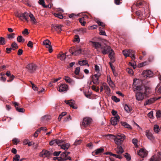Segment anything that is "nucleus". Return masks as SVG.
I'll list each match as a JSON object with an SVG mask.
<instances>
[{
    "label": "nucleus",
    "mask_w": 161,
    "mask_h": 161,
    "mask_svg": "<svg viewBox=\"0 0 161 161\" xmlns=\"http://www.w3.org/2000/svg\"><path fill=\"white\" fill-rule=\"evenodd\" d=\"M137 80L135 79L134 80L133 86L134 87H136V90H139L136 93V98L138 101H142L145 97H147L148 95L150 94L151 89L147 87H144L141 88L140 86H137L136 84V81Z\"/></svg>",
    "instance_id": "1"
},
{
    "label": "nucleus",
    "mask_w": 161,
    "mask_h": 161,
    "mask_svg": "<svg viewBox=\"0 0 161 161\" xmlns=\"http://www.w3.org/2000/svg\"><path fill=\"white\" fill-rule=\"evenodd\" d=\"M90 42L92 44V46L94 47L97 51H101L103 54H106L109 53L110 50V47L109 46H104L98 42L90 41Z\"/></svg>",
    "instance_id": "2"
},
{
    "label": "nucleus",
    "mask_w": 161,
    "mask_h": 161,
    "mask_svg": "<svg viewBox=\"0 0 161 161\" xmlns=\"http://www.w3.org/2000/svg\"><path fill=\"white\" fill-rule=\"evenodd\" d=\"M125 138V136L123 134H119L117 135L115 137V143L117 145H121Z\"/></svg>",
    "instance_id": "3"
},
{
    "label": "nucleus",
    "mask_w": 161,
    "mask_h": 161,
    "mask_svg": "<svg viewBox=\"0 0 161 161\" xmlns=\"http://www.w3.org/2000/svg\"><path fill=\"white\" fill-rule=\"evenodd\" d=\"M135 51L133 50H125L123 51V54L125 57L130 56L132 60H133L135 59Z\"/></svg>",
    "instance_id": "4"
},
{
    "label": "nucleus",
    "mask_w": 161,
    "mask_h": 161,
    "mask_svg": "<svg viewBox=\"0 0 161 161\" xmlns=\"http://www.w3.org/2000/svg\"><path fill=\"white\" fill-rule=\"evenodd\" d=\"M15 15L22 21L25 19L27 22L29 21L28 19L29 14L26 12H25L24 13H17Z\"/></svg>",
    "instance_id": "5"
},
{
    "label": "nucleus",
    "mask_w": 161,
    "mask_h": 161,
    "mask_svg": "<svg viewBox=\"0 0 161 161\" xmlns=\"http://www.w3.org/2000/svg\"><path fill=\"white\" fill-rule=\"evenodd\" d=\"M101 74L99 73L92 75V78L93 83L96 85H97L99 83V78Z\"/></svg>",
    "instance_id": "6"
},
{
    "label": "nucleus",
    "mask_w": 161,
    "mask_h": 161,
    "mask_svg": "<svg viewBox=\"0 0 161 161\" xmlns=\"http://www.w3.org/2000/svg\"><path fill=\"white\" fill-rule=\"evenodd\" d=\"M26 68L28 72L30 73H32L35 71L36 66L35 64L31 63L28 64L26 67Z\"/></svg>",
    "instance_id": "7"
},
{
    "label": "nucleus",
    "mask_w": 161,
    "mask_h": 161,
    "mask_svg": "<svg viewBox=\"0 0 161 161\" xmlns=\"http://www.w3.org/2000/svg\"><path fill=\"white\" fill-rule=\"evenodd\" d=\"M161 152L153 155L150 158V161H161Z\"/></svg>",
    "instance_id": "8"
},
{
    "label": "nucleus",
    "mask_w": 161,
    "mask_h": 161,
    "mask_svg": "<svg viewBox=\"0 0 161 161\" xmlns=\"http://www.w3.org/2000/svg\"><path fill=\"white\" fill-rule=\"evenodd\" d=\"M82 49L80 47H77L75 49L73 52V50L72 49L69 50V51L70 53H71V54L74 55H78L81 53Z\"/></svg>",
    "instance_id": "9"
},
{
    "label": "nucleus",
    "mask_w": 161,
    "mask_h": 161,
    "mask_svg": "<svg viewBox=\"0 0 161 161\" xmlns=\"http://www.w3.org/2000/svg\"><path fill=\"white\" fill-rule=\"evenodd\" d=\"M92 121V119L89 118H85L84 119L82 123V126L84 127L88 126L91 124Z\"/></svg>",
    "instance_id": "10"
},
{
    "label": "nucleus",
    "mask_w": 161,
    "mask_h": 161,
    "mask_svg": "<svg viewBox=\"0 0 161 161\" xmlns=\"http://www.w3.org/2000/svg\"><path fill=\"white\" fill-rule=\"evenodd\" d=\"M68 89V86L65 84H62L58 86V87L57 88L58 90L60 92L66 91Z\"/></svg>",
    "instance_id": "11"
},
{
    "label": "nucleus",
    "mask_w": 161,
    "mask_h": 161,
    "mask_svg": "<svg viewBox=\"0 0 161 161\" xmlns=\"http://www.w3.org/2000/svg\"><path fill=\"white\" fill-rule=\"evenodd\" d=\"M52 30L53 31H56L59 33L62 31L61 25H52Z\"/></svg>",
    "instance_id": "12"
},
{
    "label": "nucleus",
    "mask_w": 161,
    "mask_h": 161,
    "mask_svg": "<svg viewBox=\"0 0 161 161\" xmlns=\"http://www.w3.org/2000/svg\"><path fill=\"white\" fill-rule=\"evenodd\" d=\"M59 158H58V161L66 160L67 159H69V160H71V158L70 157L67 156L64 152L61 154Z\"/></svg>",
    "instance_id": "13"
},
{
    "label": "nucleus",
    "mask_w": 161,
    "mask_h": 161,
    "mask_svg": "<svg viewBox=\"0 0 161 161\" xmlns=\"http://www.w3.org/2000/svg\"><path fill=\"white\" fill-rule=\"evenodd\" d=\"M138 154L142 158L146 157L147 154V152L144 148L141 149L138 152Z\"/></svg>",
    "instance_id": "14"
},
{
    "label": "nucleus",
    "mask_w": 161,
    "mask_h": 161,
    "mask_svg": "<svg viewBox=\"0 0 161 161\" xmlns=\"http://www.w3.org/2000/svg\"><path fill=\"white\" fill-rule=\"evenodd\" d=\"M119 118L120 117L118 115H117L115 117H112L111 120V124L114 125H116L117 124Z\"/></svg>",
    "instance_id": "15"
},
{
    "label": "nucleus",
    "mask_w": 161,
    "mask_h": 161,
    "mask_svg": "<svg viewBox=\"0 0 161 161\" xmlns=\"http://www.w3.org/2000/svg\"><path fill=\"white\" fill-rule=\"evenodd\" d=\"M142 75L144 77L150 78L152 76L153 73L150 70H146L143 72Z\"/></svg>",
    "instance_id": "16"
},
{
    "label": "nucleus",
    "mask_w": 161,
    "mask_h": 161,
    "mask_svg": "<svg viewBox=\"0 0 161 161\" xmlns=\"http://www.w3.org/2000/svg\"><path fill=\"white\" fill-rule=\"evenodd\" d=\"M160 98V97H159L158 99L159 98ZM158 99V98L155 97L152 98L148 99L144 103V105L146 106L147 105H150L153 103L156 100H157Z\"/></svg>",
    "instance_id": "17"
},
{
    "label": "nucleus",
    "mask_w": 161,
    "mask_h": 161,
    "mask_svg": "<svg viewBox=\"0 0 161 161\" xmlns=\"http://www.w3.org/2000/svg\"><path fill=\"white\" fill-rule=\"evenodd\" d=\"M52 154L50 152L43 150L40 153V155L44 158L49 157Z\"/></svg>",
    "instance_id": "18"
},
{
    "label": "nucleus",
    "mask_w": 161,
    "mask_h": 161,
    "mask_svg": "<svg viewBox=\"0 0 161 161\" xmlns=\"http://www.w3.org/2000/svg\"><path fill=\"white\" fill-rule=\"evenodd\" d=\"M65 103H66L69 104L70 107L73 108L77 109V107L75 105V102L74 100H71L68 101H65Z\"/></svg>",
    "instance_id": "19"
},
{
    "label": "nucleus",
    "mask_w": 161,
    "mask_h": 161,
    "mask_svg": "<svg viewBox=\"0 0 161 161\" xmlns=\"http://www.w3.org/2000/svg\"><path fill=\"white\" fill-rule=\"evenodd\" d=\"M114 150L118 154H121L124 152L122 147L120 145H118L117 147L115 148Z\"/></svg>",
    "instance_id": "20"
},
{
    "label": "nucleus",
    "mask_w": 161,
    "mask_h": 161,
    "mask_svg": "<svg viewBox=\"0 0 161 161\" xmlns=\"http://www.w3.org/2000/svg\"><path fill=\"white\" fill-rule=\"evenodd\" d=\"M75 32L76 31H78L79 32L78 33L79 34H84L85 33H86L87 31V29L85 28H80L79 29H78L75 31Z\"/></svg>",
    "instance_id": "21"
},
{
    "label": "nucleus",
    "mask_w": 161,
    "mask_h": 161,
    "mask_svg": "<svg viewBox=\"0 0 161 161\" xmlns=\"http://www.w3.org/2000/svg\"><path fill=\"white\" fill-rule=\"evenodd\" d=\"M146 135L147 138L150 140H152L153 139V136L152 133L148 130H147L146 131Z\"/></svg>",
    "instance_id": "22"
},
{
    "label": "nucleus",
    "mask_w": 161,
    "mask_h": 161,
    "mask_svg": "<svg viewBox=\"0 0 161 161\" xmlns=\"http://www.w3.org/2000/svg\"><path fill=\"white\" fill-rule=\"evenodd\" d=\"M29 16L31 19V21L33 23V24H35L37 23V21L34 17L32 14L31 13H29Z\"/></svg>",
    "instance_id": "23"
},
{
    "label": "nucleus",
    "mask_w": 161,
    "mask_h": 161,
    "mask_svg": "<svg viewBox=\"0 0 161 161\" xmlns=\"http://www.w3.org/2000/svg\"><path fill=\"white\" fill-rule=\"evenodd\" d=\"M64 79L66 81V82L69 84H73L74 83V80L71 79L68 76H65L64 78Z\"/></svg>",
    "instance_id": "24"
},
{
    "label": "nucleus",
    "mask_w": 161,
    "mask_h": 161,
    "mask_svg": "<svg viewBox=\"0 0 161 161\" xmlns=\"http://www.w3.org/2000/svg\"><path fill=\"white\" fill-rule=\"evenodd\" d=\"M57 58H60L61 60H64L66 58V55L65 54L62 52L60 53L57 55Z\"/></svg>",
    "instance_id": "25"
},
{
    "label": "nucleus",
    "mask_w": 161,
    "mask_h": 161,
    "mask_svg": "<svg viewBox=\"0 0 161 161\" xmlns=\"http://www.w3.org/2000/svg\"><path fill=\"white\" fill-rule=\"evenodd\" d=\"M108 154L110 155L111 156H113V157H115L117 158H118L119 159H121L123 158V156L121 154H113L111 152H108Z\"/></svg>",
    "instance_id": "26"
},
{
    "label": "nucleus",
    "mask_w": 161,
    "mask_h": 161,
    "mask_svg": "<svg viewBox=\"0 0 161 161\" xmlns=\"http://www.w3.org/2000/svg\"><path fill=\"white\" fill-rule=\"evenodd\" d=\"M124 109L125 111L128 113L130 112L132 110L131 107L130 106H129L126 104H125L124 106Z\"/></svg>",
    "instance_id": "27"
},
{
    "label": "nucleus",
    "mask_w": 161,
    "mask_h": 161,
    "mask_svg": "<svg viewBox=\"0 0 161 161\" xmlns=\"http://www.w3.org/2000/svg\"><path fill=\"white\" fill-rule=\"evenodd\" d=\"M51 42L48 40H44L43 42V45H44L46 47L51 45Z\"/></svg>",
    "instance_id": "28"
},
{
    "label": "nucleus",
    "mask_w": 161,
    "mask_h": 161,
    "mask_svg": "<svg viewBox=\"0 0 161 161\" xmlns=\"http://www.w3.org/2000/svg\"><path fill=\"white\" fill-rule=\"evenodd\" d=\"M105 136L107 139L110 140H114L115 141V136L111 134H108Z\"/></svg>",
    "instance_id": "29"
},
{
    "label": "nucleus",
    "mask_w": 161,
    "mask_h": 161,
    "mask_svg": "<svg viewBox=\"0 0 161 161\" xmlns=\"http://www.w3.org/2000/svg\"><path fill=\"white\" fill-rule=\"evenodd\" d=\"M69 143H66L65 144H62L61 146V148L64 149L65 150H67L69 146Z\"/></svg>",
    "instance_id": "30"
},
{
    "label": "nucleus",
    "mask_w": 161,
    "mask_h": 161,
    "mask_svg": "<svg viewBox=\"0 0 161 161\" xmlns=\"http://www.w3.org/2000/svg\"><path fill=\"white\" fill-rule=\"evenodd\" d=\"M108 78V82L109 84V85L111 86V87L113 88L114 86V85L113 82L111 80L110 77H109L108 76H107Z\"/></svg>",
    "instance_id": "31"
},
{
    "label": "nucleus",
    "mask_w": 161,
    "mask_h": 161,
    "mask_svg": "<svg viewBox=\"0 0 161 161\" xmlns=\"http://www.w3.org/2000/svg\"><path fill=\"white\" fill-rule=\"evenodd\" d=\"M114 51L112 50H111L109 55V57L110 58V59L113 61H114Z\"/></svg>",
    "instance_id": "32"
},
{
    "label": "nucleus",
    "mask_w": 161,
    "mask_h": 161,
    "mask_svg": "<svg viewBox=\"0 0 161 161\" xmlns=\"http://www.w3.org/2000/svg\"><path fill=\"white\" fill-rule=\"evenodd\" d=\"M78 64L81 66L86 65L87 64L88 65L87 62L86 60L79 61L78 62Z\"/></svg>",
    "instance_id": "33"
},
{
    "label": "nucleus",
    "mask_w": 161,
    "mask_h": 161,
    "mask_svg": "<svg viewBox=\"0 0 161 161\" xmlns=\"http://www.w3.org/2000/svg\"><path fill=\"white\" fill-rule=\"evenodd\" d=\"M103 149L102 148H99L96 150L94 151V153H95V154L97 155L102 153L103 152Z\"/></svg>",
    "instance_id": "34"
},
{
    "label": "nucleus",
    "mask_w": 161,
    "mask_h": 161,
    "mask_svg": "<svg viewBox=\"0 0 161 161\" xmlns=\"http://www.w3.org/2000/svg\"><path fill=\"white\" fill-rule=\"evenodd\" d=\"M121 124L122 125L124 126L125 127L131 129V126L125 122H122Z\"/></svg>",
    "instance_id": "35"
},
{
    "label": "nucleus",
    "mask_w": 161,
    "mask_h": 161,
    "mask_svg": "<svg viewBox=\"0 0 161 161\" xmlns=\"http://www.w3.org/2000/svg\"><path fill=\"white\" fill-rule=\"evenodd\" d=\"M17 41L19 42H24L25 40L23 38V37L21 36H18L17 38Z\"/></svg>",
    "instance_id": "36"
},
{
    "label": "nucleus",
    "mask_w": 161,
    "mask_h": 161,
    "mask_svg": "<svg viewBox=\"0 0 161 161\" xmlns=\"http://www.w3.org/2000/svg\"><path fill=\"white\" fill-rule=\"evenodd\" d=\"M99 30L100 31L99 33L100 35H106L105 32L104 31L103 28L100 27L99 28Z\"/></svg>",
    "instance_id": "37"
},
{
    "label": "nucleus",
    "mask_w": 161,
    "mask_h": 161,
    "mask_svg": "<svg viewBox=\"0 0 161 161\" xmlns=\"http://www.w3.org/2000/svg\"><path fill=\"white\" fill-rule=\"evenodd\" d=\"M79 21L82 26L85 25L86 22L85 21V19L84 17H82L80 18L79 19Z\"/></svg>",
    "instance_id": "38"
},
{
    "label": "nucleus",
    "mask_w": 161,
    "mask_h": 161,
    "mask_svg": "<svg viewBox=\"0 0 161 161\" xmlns=\"http://www.w3.org/2000/svg\"><path fill=\"white\" fill-rule=\"evenodd\" d=\"M103 86L104 89L106 91L109 93L110 90L109 86L105 84L103 85Z\"/></svg>",
    "instance_id": "39"
},
{
    "label": "nucleus",
    "mask_w": 161,
    "mask_h": 161,
    "mask_svg": "<svg viewBox=\"0 0 161 161\" xmlns=\"http://www.w3.org/2000/svg\"><path fill=\"white\" fill-rule=\"evenodd\" d=\"M159 130V127L158 125H154V130L155 132L158 133Z\"/></svg>",
    "instance_id": "40"
},
{
    "label": "nucleus",
    "mask_w": 161,
    "mask_h": 161,
    "mask_svg": "<svg viewBox=\"0 0 161 161\" xmlns=\"http://www.w3.org/2000/svg\"><path fill=\"white\" fill-rule=\"evenodd\" d=\"M39 3L44 8H47V6L45 5L44 0H39Z\"/></svg>",
    "instance_id": "41"
},
{
    "label": "nucleus",
    "mask_w": 161,
    "mask_h": 161,
    "mask_svg": "<svg viewBox=\"0 0 161 161\" xmlns=\"http://www.w3.org/2000/svg\"><path fill=\"white\" fill-rule=\"evenodd\" d=\"M5 44V38L3 37H0V44L3 45Z\"/></svg>",
    "instance_id": "42"
},
{
    "label": "nucleus",
    "mask_w": 161,
    "mask_h": 161,
    "mask_svg": "<svg viewBox=\"0 0 161 161\" xmlns=\"http://www.w3.org/2000/svg\"><path fill=\"white\" fill-rule=\"evenodd\" d=\"M20 158L19 155L18 154L16 155L13 158V161H19Z\"/></svg>",
    "instance_id": "43"
},
{
    "label": "nucleus",
    "mask_w": 161,
    "mask_h": 161,
    "mask_svg": "<svg viewBox=\"0 0 161 161\" xmlns=\"http://www.w3.org/2000/svg\"><path fill=\"white\" fill-rule=\"evenodd\" d=\"M129 64L131 66L133 67L134 69H135L136 67V63L134 61H133L132 62H130Z\"/></svg>",
    "instance_id": "44"
},
{
    "label": "nucleus",
    "mask_w": 161,
    "mask_h": 161,
    "mask_svg": "<svg viewBox=\"0 0 161 161\" xmlns=\"http://www.w3.org/2000/svg\"><path fill=\"white\" fill-rule=\"evenodd\" d=\"M74 42H79L80 41V38L79 36L77 35H76L75 36V40L74 41Z\"/></svg>",
    "instance_id": "45"
},
{
    "label": "nucleus",
    "mask_w": 161,
    "mask_h": 161,
    "mask_svg": "<svg viewBox=\"0 0 161 161\" xmlns=\"http://www.w3.org/2000/svg\"><path fill=\"white\" fill-rule=\"evenodd\" d=\"M54 16L59 19H62L63 18V16L62 14H59L58 13V14H54Z\"/></svg>",
    "instance_id": "46"
},
{
    "label": "nucleus",
    "mask_w": 161,
    "mask_h": 161,
    "mask_svg": "<svg viewBox=\"0 0 161 161\" xmlns=\"http://www.w3.org/2000/svg\"><path fill=\"white\" fill-rule=\"evenodd\" d=\"M56 145H58V146H61V145L63 144V141L60 140H59L58 139H56Z\"/></svg>",
    "instance_id": "47"
},
{
    "label": "nucleus",
    "mask_w": 161,
    "mask_h": 161,
    "mask_svg": "<svg viewBox=\"0 0 161 161\" xmlns=\"http://www.w3.org/2000/svg\"><path fill=\"white\" fill-rule=\"evenodd\" d=\"M112 99L114 102H118L120 101L119 99L117 98L115 96H113L112 97Z\"/></svg>",
    "instance_id": "48"
},
{
    "label": "nucleus",
    "mask_w": 161,
    "mask_h": 161,
    "mask_svg": "<svg viewBox=\"0 0 161 161\" xmlns=\"http://www.w3.org/2000/svg\"><path fill=\"white\" fill-rule=\"evenodd\" d=\"M96 22L100 26L102 27H103L105 26V25L103 22L100 21L99 20H97V21H96Z\"/></svg>",
    "instance_id": "49"
},
{
    "label": "nucleus",
    "mask_w": 161,
    "mask_h": 161,
    "mask_svg": "<svg viewBox=\"0 0 161 161\" xmlns=\"http://www.w3.org/2000/svg\"><path fill=\"white\" fill-rule=\"evenodd\" d=\"M11 46L12 48H13V50L18 48V46L17 44L15 42L12 43L11 44Z\"/></svg>",
    "instance_id": "50"
},
{
    "label": "nucleus",
    "mask_w": 161,
    "mask_h": 161,
    "mask_svg": "<svg viewBox=\"0 0 161 161\" xmlns=\"http://www.w3.org/2000/svg\"><path fill=\"white\" fill-rule=\"evenodd\" d=\"M124 156L128 161H129L131 159V157L128 153H125Z\"/></svg>",
    "instance_id": "51"
},
{
    "label": "nucleus",
    "mask_w": 161,
    "mask_h": 161,
    "mask_svg": "<svg viewBox=\"0 0 161 161\" xmlns=\"http://www.w3.org/2000/svg\"><path fill=\"white\" fill-rule=\"evenodd\" d=\"M16 110L19 112H24L25 111V109L23 108L17 107L16 109Z\"/></svg>",
    "instance_id": "52"
},
{
    "label": "nucleus",
    "mask_w": 161,
    "mask_h": 161,
    "mask_svg": "<svg viewBox=\"0 0 161 161\" xmlns=\"http://www.w3.org/2000/svg\"><path fill=\"white\" fill-rule=\"evenodd\" d=\"M81 142V140L80 139L76 140L75 141L74 145H77L80 144Z\"/></svg>",
    "instance_id": "53"
},
{
    "label": "nucleus",
    "mask_w": 161,
    "mask_h": 161,
    "mask_svg": "<svg viewBox=\"0 0 161 161\" xmlns=\"http://www.w3.org/2000/svg\"><path fill=\"white\" fill-rule=\"evenodd\" d=\"M126 71L130 75H132L133 74V70L132 69H130V68L127 69Z\"/></svg>",
    "instance_id": "54"
},
{
    "label": "nucleus",
    "mask_w": 161,
    "mask_h": 161,
    "mask_svg": "<svg viewBox=\"0 0 161 161\" xmlns=\"http://www.w3.org/2000/svg\"><path fill=\"white\" fill-rule=\"evenodd\" d=\"M148 116L150 118H152L153 117V112L151 111L149 112L147 114Z\"/></svg>",
    "instance_id": "55"
},
{
    "label": "nucleus",
    "mask_w": 161,
    "mask_h": 161,
    "mask_svg": "<svg viewBox=\"0 0 161 161\" xmlns=\"http://www.w3.org/2000/svg\"><path fill=\"white\" fill-rule=\"evenodd\" d=\"M80 69V68L79 67H77L75 69V72L76 75H78L79 74Z\"/></svg>",
    "instance_id": "56"
},
{
    "label": "nucleus",
    "mask_w": 161,
    "mask_h": 161,
    "mask_svg": "<svg viewBox=\"0 0 161 161\" xmlns=\"http://www.w3.org/2000/svg\"><path fill=\"white\" fill-rule=\"evenodd\" d=\"M92 89L95 90L96 92H98L99 90V87H97L96 88V86L94 85H93L92 86Z\"/></svg>",
    "instance_id": "57"
},
{
    "label": "nucleus",
    "mask_w": 161,
    "mask_h": 161,
    "mask_svg": "<svg viewBox=\"0 0 161 161\" xmlns=\"http://www.w3.org/2000/svg\"><path fill=\"white\" fill-rule=\"evenodd\" d=\"M56 140H54L53 141H51L49 143L50 145L51 146L53 145H56Z\"/></svg>",
    "instance_id": "58"
},
{
    "label": "nucleus",
    "mask_w": 161,
    "mask_h": 161,
    "mask_svg": "<svg viewBox=\"0 0 161 161\" xmlns=\"http://www.w3.org/2000/svg\"><path fill=\"white\" fill-rule=\"evenodd\" d=\"M27 46L31 48H32L33 47V42L31 41H29L28 42V43L27 44Z\"/></svg>",
    "instance_id": "59"
},
{
    "label": "nucleus",
    "mask_w": 161,
    "mask_h": 161,
    "mask_svg": "<svg viewBox=\"0 0 161 161\" xmlns=\"http://www.w3.org/2000/svg\"><path fill=\"white\" fill-rule=\"evenodd\" d=\"M156 116L157 118L160 117L161 116V111H157L156 113Z\"/></svg>",
    "instance_id": "60"
},
{
    "label": "nucleus",
    "mask_w": 161,
    "mask_h": 161,
    "mask_svg": "<svg viewBox=\"0 0 161 161\" xmlns=\"http://www.w3.org/2000/svg\"><path fill=\"white\" fill-rule=\"evenodd\" d=\"M14 33H12L8 35V39H11L12 38L14 37Z\"/></svg>",
    "instance_id": "61"
},
{
    "label": "nucleus",
    "mask_w": 161,
    "mask_h": 161,
    "mask_svg": "<svg viewBox=\"0 0 161 161\" xmlns=\"http://www.w3.org/2000/svg\"><path fill=\"white\" fill-rule=\"evenodd\" d=\"M61 79V77H59L58 78L53 79L52 80V82L55 83L60 80Z\"/></svg>",
    "instance_id": "62"
},
{
    "label": "nucleus",
    "mask_w": 161,
    "mask_h": 161,
    "mask_svg": "<svg viewBox=\"0 0 161 161\" xmlns=\"http://www.w3.org/2000/svg\"><path fill=\"white\" fill-rule=\"evenodd\" d=\"M22 33L24 35H28L29 34L28 29H25L24 31L22 32Z\"/></svg>",
    "instance_id": "63"
},
{
    "label": "nucleus",
    "mask_w": 161,
    "mask_h": 161,
    "mask_svg": "<svg viewBox=\"0 0 161 161\" xmlns=\"http://www.w3.org/2000/svg\"><path fill=\"white\" fill-rule=\"evenodd\" d=\"M136 14L138 16H141L142 15V13L141 11L139 10L136 12Z\"/></svg>",
    "instance_id": "64"
}]
</instances>
